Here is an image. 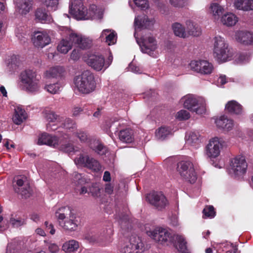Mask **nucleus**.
Wrapping results in <instances>:
<instances>
[{
	"label": "nucleus",
	"instance_id": "9",
	"mask_svg": "<svg viewBox=\"0 0 253 253\" xmlns=\"http://www.w3.org/2000/svg\"><path fill=\"white\" fill-rule=\"evenodd\" d=\"M74 162L77 165L87 168L94 172H98L101 169L99 162L87 155H79L75 159Z\"/></svg>",
	"mask_w": 253,
	"mask_h": 253
},
{
	"label": "nucleus",
	"instance_id": "28",
	"mask_svg": "<svg viewBox=\"0 0 253 253\" xmlns=\"http://www.w3.org/2000/svg\"><path fill=\"white\" fill-rule=\"evenodd\" d=\"M234 5L239 10L245 11L253 10V0H236Z\"/></svg>",
	"mask_w": 253,
	"mask_h": 253
},
{
	"label": "nucleus",
	"instance_id": "40",
	"mask_svg": "<svg viewBox=\"0 0 253 253\" xmlns=\"http://www.w3.org/2000/svg\"><path fill=\"white\" fill-rule=\"evenodd\" d=\"M210 9L215 19H218L224 12V8L217 3H212Z\"/></svg>",
	"mask_w": 253,
	"mask_h": 253
},
{
	"label": "nucleus",
	"instance_id": "15",
	"mask_svg": "<svg viewBox=\"0 0 253 253\" xmlns=\"http://www.w3.org/2000/svg\"><path fill=\"white\" fill-rule=\"evenodd\" d=\"M87 64L94 70L100 71L105 69V58L100 54H91L88 57Z\"/></svg>",
	"mask_w": 253,
	"mask_h": 253
},
{
	"label": "nucleus",
	"instance_id": "51",
	"mask_svg": "<svg viewBox=\"0 0 253 253\" xmlns=\"http://www.w3.org/2000/svg\"><path fill=\"white\" fill-rule=\"evenodd\" d=\"M46 246L48 247L49 252L51 253H57L59 251L58 246L54 243H48L46 240L44 241Z\"/></svg>",
	"mask_w": 253,
	"mask_h": 253
},
{
	"label": "nucleus",
	"instance_id": "16",
	"mask_svg": "<svg viewBox=\"0 0 253 253\" xmlns=\"http://www.w3.org/2000/svg\"><path fill=\"white\" fill-rule=\"evenodd\" d=\"M141 43L139 44L141 51L145 53L151 55L157 48V44L155 39L152 37H142L141 38Z\"/></svg>",
	"mask_w": 253,
	"mask_h": 253
},
{
	"label": "nucleus",
	"instance_id": "53",
	"mask_svg": "<svg viewBox=\"0 0 253 253\" xmlns=\"http://www.w3.org/2000/svg\"><path fill=\"white\" fill-rule=\"evenodd\" d=\"M227 118L225 116H221L219 119L215 120V123L217 126L219 128L223 129L226 126L225 121L227 120Z\"/></svg>",
	"mask_w": 253,
	"mask_h": 253
},
{
	"label": "nucleus",
	"instance_id": "2",
	"mask_svg": "<svg viewBox=\"0 0 253 253\" xmlns=\"http://www.w3.org/2000/svg\"><path fill=\"white\" fill-rule=\"evenodd\" d=\"M233 51L224 38L220 36L214 38L213 55L219 63L230 61L233 56Z\"/></svg>",
	"mask_w": 253,
	"mask_h": 253
},
{
	"label": "nucleus",
	"instance_id": "10",
	"mask_svg": "<svg viewBox=\"0 0 253 253\" xmlns=\"http://www.w3.org/2000/svg\"><path fill=\"white\" fill-rule=\"evenodd\" d=\"M184 107L189 110L196 112L197 114H203L206 112V107L203 100L196 98L193 95H188L184 97Z\"/></svg>",
	"mask_w": 253,
	"mask_h": 253
},
{
	"label": "nucleus",
	"instance_id": "25",
	"mask_svg": "<svg viewBox=\"0 0 253 253\" xmlns=\"http://www.w3.org/2000/svg\"><path fill=\"white\" fill-rule=\"evenodd\" d=\"M186 25L187 29L186 33H187L188 35L198 37L201 35V30L197 24L189 20L186 21Z\"/></svg>",
	"mask_w": 253,
	"mask_h": 253
},
{
	"label": "nucleus",
	"instance_id": "52",
	"mask_svg": "<svg viewBox=\"0 0 253 253\" xmlns=\"http://www.w3.org/2000/svg\"><path fill=\"white\" fill-rule=\"evenodd\" d=\"M176 118L180 120H187L190 118V114L186 110H181L177 112Z\"/></svg>",
	"mask_w": 253,
	"mask_h": 253
},
{
	"label": "nucleus",
	"instance_id": "60",
	"mask_svg": "<svg viewBox=\"0 0 253 253\" xmlns=\"http://www.w3.org/2000/svg\"><path fill=\"white\" fill-rule=\"evenodd\" d=\"M111 179L110 173L108 171H105L104 173L103 180L106 182H109L111 181Z\"/></svg>",
	"mask_w": 253,
	"mask_h": 253
},
{
	"label": "nucleus",
	"instance_id": "44",
	"mask_svg": "<svg viewBox=\"0 0 253 253\" xmlns=\"http://www.w3.org/2000/svg\"><path fill=\"white\" fill-rule=\"evenodd\" d=\"M62 126L63 128L70 130L75 129L77 127L75 121L69 118H66L64 120L63 123L62 124Z\"/></svg>",
	"mask_w": 253,
	"mask_h": 253
},
{
	"label": "nucleus",
	"instance_id": "56",
	"mask_svg": "<svg viewBox=\"0 0 253 253\" xmlns=\"http://www.w3.org/2000/svg\"><path fill=\"white\" fill-rule=\"evenodd\" d=\"M6 253H18V249L12 243L8 244L7 246Z\"/></svg>",
	"mask_w": 253,
	"mask_h": 253
},
{
	"label": "nucleus",
	"instance_id": "30",
	"mask_svg": "<svg viewBox=\"0 0 253 253\" xmlns=\"http://www.w3.org/2000/svg\"><path fill=\"white\" fill-rule=\"evenodd\" d=\"M65 70L62 67L57 66L46 71L45 75L47 78H57L62 77Z\"/></svg>",
	"mask_w": 253,
	"mask_h": 253
},
{
	"label": "nucleus",
	"instance_id": "35",
	"mask_svg": "<svg viewBox=\"0 0 253 253\" xmlns=\"http://www.w3.org/2000/svg\"><path fill=\"white\" fill-rule=\"evenodd\" d=\"M44 117L49 122H54L56 121L62 122L63 118L57 115L54 111L46 109L42 112Z\"/></svg>",
	"mask_w": 253,
	"mask_h": 253
},
{
	"label": "nucleus",
	"instance_id": "41",
	"mask_svg": "<svg viewBox=\"0 0 253 253\" xmlns=\"http://www.w3.org/2000/svg\"><path fill=\"white\" fill-rule=\"evenodd\" d=\"M62 140L63 139H59V145L57 148L66 153L73 151L74 148L73 144L70 142H64Z\"/></svg>",
	"mask_w": 253,
	"mask_h": 253
},
{
	"label": "nucleus",
	"instance_id": "31",
	"mask_svg": "<svg viewBox=\"0 0 253 253\" xmlns=\"http://www.w3.org/2000/svg\"><path fill=\"white\" fill-rule=\"evenodd\" d=\"M26 118V113L24 110L20 107L15 109L14 115L13 117V121L16 125L21 124Z\"/></svg>",
	"mask_w": 253,
	"mask_h": 253
},
{
	"label": "nucleus",
	"instance_id": "22",
	"mask_svg": "<svg viewBox=\"0 0 253 253\" xmlns=\"http://www.w3.org/2000/svg\"><path fill=\"white\" fill-rule=\"evenodd\" d=\"M235 36L237 41L243 44H251L253 42V35L250 32L238 31Z\"/></svg>",
	"mask_w": 253,
	"mask_h": 253
},
{
	"label": "nucleus",
	"instance_id": "49",
	"mask_svg": "<svg viewBox=\"0 0 253 253\" xmlns=\"http://www.w3.org/2000/svg\"><path fill=\"white\" fill-rule=\"evenodd\" d=\"M186 0H169L170 4L176 8L183 7L186 4Z\"/></svg>",
	"mask_w": 253,
	"mask_h": 253
},
{
	"label": "nucleus",
	"instance_id": "33",
	"mask_svg": "<svg viewBox=\"0 0 253 253\" xmlns=\"http://www.w3.org/2000/svg\"><path fill=\"white\" fill-rule=\"evenodd\" d=\"M73 42L70 39V36L67 39H63L58 44L57 49L62 53L66 54L71 49Z\"/></svg>",
	"mask_w": 253,
	"mask_h": 253
},
{
	"label": "nucleus",
	"instance_id": "19",
	"mask_svg": "<svg viewBox=\"0 0 253 253\" xmlns=\"http://www.w3.org/2000/svg\"><path fill=\"white\" fill-rule=\"evenodd\" d=\"M38 144H45L54 148L57 147L59 145V138L56 136L44 133L39 136Z\"/></svg>",
	"mask_w": 253,
	"mask_h": 253
},
{
	"label": "nucleus",
	"instance_id": "1",
	"mask_svg": "<svg viewBox=\"0 0 253 253\" xmlns=\"http://www.w3.org/2000/svg\"><path fill=\"white\" fill-rule=\"evenodd\" d=\"M55 216L64 230L68 232L75 231L78 227V221L75 214L72 212L70 207H63L55 212Z\"/></svg>",
	"mask_w": 253,
	"mask_h": 253
},
{
	"label": "nucleus",
	"instance_id": "6",
	"mask_svg": "<svg viewBox=\"0 0 253 253\" xmlns=\"http://www.w3.org/2000/svg\"><path fill=\"white\" fill-rule=\"evenodd\" d=\"M147 235L156 242L168 245L173 240V235L166 229L156 227L146 231Z\"/></svg>",
	"mask_w": 253,
	"mask_h": 253
},
{
	"label": "nucleus",
	"instance_id": "27",
	"mask_svg": "<svg viewBox=\"0 0 253 253\" xmlns=\"http://www.w3.org/2000/svg\"><path fill=\"white\" fill-rule=\"evenodd\" d=\"M33 0H20L17 3L19 12L22 15H26L28 13L33 5Z\"/></svg>",
	"mask_w": 253,
	"mask_h": 253
},
{
	"label": "nucleus",
	"instance_id": "5",
	"mask_svg": "<svg viewBox=\"0 0 253 253\" xmlns=\"http://www.w3.org/2000/svg\"><path fill=\"white\" fill-rule=\"evenodd\" d=\"M21 81L24 89L29 92H35L40 89L39 80L36 73L27 70L21 73Z\"/></svg>",
	"mask_w": 253,
	"mask_h": 253
},
{
	"label": "nucleus",
	"instance_id": "63",
	"mask_svg": "<svg viewBox=\"0 0 253 253\" xmlns=\"http://www.w3.org/2000/svg\"><path fill=\"white\" fill-rule=\"evenodd\" d=\"M71 57L72 59L74 60L78 59L79 57L78 52H77L76 50H74L72 52Z\"/></svg>",
	"mask_w": 253,
	"mask_h": 253
},
{
	"label": "nucleus",
	"instance_id": "32",
	"mask_svg": "<svg viewBox=\"0 0 253 253\" xmlns=\"http://www.w3.org/2000/svg\"><path fill=\"white\" fill-rule=\"evenodd\" d=\"M110 32L108 29L104 30L100 36L101 38L105 37V42L109 45L115 44L117 41V34L114 31Z\"/></svg>",
	"mask_w": 253,
	"mask_h": 253
},
{
	"label": "nucleus",
	"instance_id": "29",
	"mask_svg": "<svg viewBox=\"0 0 253 253\" xmlns=\"http://www.w3.org/2000/svg\"><path fill=\"white\" fill-rule=\"evenodd\" d=\"M119 136L120 140L124 143H130L134 140L133 131L130 128L121 130Z\"/></svg>",
	"mask_w": 253,
	"mask_h": 253
},
{
	"label": "nucleus",
	"instance_id": "55",
	"mask_svg": "<svg viewBox=\"0 0 253 253\" xmlns=\"http://www.w3.org/2000/svg\"><path fill=\"white\" fill-rule=\"evenodd\" d=\"M76 135L79 138L80 141L83 142H87L88 139L86 133L82 131L77 132Z\"/></svg>",
	"mask_w": 253,
	"mask_h": 253
},
{
	"label": "nucleus",
	"instance_id": "58",
	"mask_svg": "<svg viewBox=\"0 0 253 253\" xmlns=\"http://www.w3.org/2000/svg\"><path fill=\"white\" fill-rule=\"evenodd\" d=\"M225 125L226 126L224 127V129L226 130H229L232 129L233 126V122L231 120H229L227 119V120L225 121Z\"/></svg>",
	"mask_w": 253,
	"mask_h": 253
},
{
	"label": "nucleus",
	"instance_id": "3",
	"mask_svg": "<svg viewBox=\"0 0 253 253\" xmlns=\"http://www.w3.org/2000/svg\"><path fill=\"white\" fill-rule=\"evenodd\" d=\"M74 84L78 91L84 94H88L94 90L96 83L93 74L86 70L74 79Z\"/></svg>",
	"mask_w": 253,
	"mask_h": 253
},
{
	"label": "nucleus",
	"instance_id": "47",
	"mask_svg": "<svg viewBox=\"0 0 253 253\" xmlns=\"http://www.w3.org/2000/svg\"><path fill=\"white\" fill-rule=\"evenodd\" d=\"M59 0H45L44 3L51 10H55L58 5Z\"/></svg>",
	"mask_w": 253,
	"mask_h": 253
},
{
	"label": "nucleus",
	"instance_id": "14",
	"mask_svg": "<svg viewBox=\"0 0 253 253\" xmlns=\"http://www.w3.org/2000/svg\"><path fill=\"white\" fill-rule=\"evenodd\" d=\"M50 41L48 34L44 31L35 32L32 38L34 46L38 48H43L49 44Z\"/></svg>",
	"mask_w": 253,
	"mask_h": 253
},
{
	"label": "nucleus",
	"instance_id": "42",
	"mask_svg": "<svg viewBox=\"0 0 253 253\" xmlns=\"http://www.w3.org/2000/svg\"><path fill=\"white\" fill-rule=\"evenodd\" d=\"M94 145L91 143L89 144L90 147L96 152L101 155H105L107 152V149L98 141H94Z\"/></svg>",
	"mask_w": 253,
	"mask_h": 253
},
{
	"label": "nucleus",
	"instance_id": "39",
	"mask_svg": "<svg viewBox=\"0 0 253 253\" xmlns=\"http://www.w3.org/2000/svg\"><path fill=\"white\" fill-rule=\"evenodd\" d=\"M78 248V242L73 240L65 242L62 246V250L66 253L73 252L76 251Z\"/></svg>",
	"mask_w": 253,
	"mask_h": 253
},
{
	"label": "nucleus",
	"instance_id": "43",
	"mask_svg": "<svg viewBox=\"0 0 253 253\" xmlns=\"http://www.w3.org/2000/svg\"><path fill=\"white\" fill-rule=\"evenodd\" d=\"M203 213L205 218H211L214 217L216 214L214 207L211 205L206 206L203 211Z\"/></svg>",
	"mask_w": 253,
	"mask_h": 253
},
{
	"label": "nucleus",
	"instance_id": "59",
	"mask_svg": "<svg viewBox=\"0 0 253 253\" xmlns=\"http://www.w3.org/2000/svg\"><path fill=\"white\" fill-rule=\"evenodd\" d=\"M119 222L122 226L123 225L124 223L125 224V226H127L128 223V217L125 215L123 218H120Z\"/></svg>",
	"mask_w": 253,
	"mask_h": 253
},
{
	"label": "nucleus",
	"instance_id": "45",
	"mask_svg": "<svg viewBox=\"0 0 253 253\" xmlns=\"http://www.w3.org/2000/svg\"><path fill=\"white\" fill-rule=\"evenodd\" d=\"M9 223L13 228H18L25 224L24 219L21 218H15L12 217V216L10 218Z\"/></svg>",
	"mask_w": 253,
	"mask_h": 253
},
{
	"label": "nucleus",
	"instance_id": "4",
	"mask_svg": "<svg viewBox=\"0 0 253 253\" xmlns=\"http://www.w3.org/2000/svg\"><path fill=\"white\" fill-rule=\"evenodd\" d=\"M177 170L183 179L190 183H194L197 175L193 163L189 161H182L177 165Z\"/></svg>",
	"mask_w": 253,
	"mask_h": 253
},
{
	"label": "nucleus",
	"instance_id": "64",
	"mask_svg": "<svg viewBox=\"0 0 253 253\" xmlns=\"http://www.w3.org/2000/svg\"><path fill=\"white\" fill-rule=\"evenodd\" d=\"M83 110L81 108L75 107L73 110V115L74 116H78Z\"/></svg>",
	"mask_w": 253,
	"mask_h": 253
},
{
	"label": "nucleus",
	"instance_id": "12",
	"mask_svg": "<svg viewBox=\"0 0 253 253\" xmlns=\"http://www.w3.org/2000/svg\"><path fill=\"white\" fill-rule=\"evenodd\" d=\"M146 199L151 205L158 210H162L169 205L167 198L161 192H153L148 194Z\"/></svg>",
	"mask_w": 253,
	"mask_h": 253
},
{
	"label": "nucleus",
	"instance_id": "23",
	"mask_svg": "<svg viewBox=\"0 0 253 253\" xmlns=\"http://www.w3.org/2000/svg\"><path fill=\"white\" fill-rule=\"evenodd\" d=\"M225 110L232 114L239 115L243 112L242 106L235 100L228 101L226 104Z\"/></svg>",
	"mask_w": 253,
	"mask_h": 253
},
{
	"label": "nucleus",
	"instance_id": "54",
	"mask_svg": "<svg viewBox=\"0 0 253 253\" xmlns=\"http://www.w3.org/2000/svg\"><path fill=\"white\" fill-rule=\"evenodd\" d=\"M133 1L136 6L140 7L142 9L148 7L149 5L147 0H133Z\"/></svg>",
	"mask_w": 253,
	"mask_h": 253
},
{
	"label": "nucleus",
	"instance_id": "24",
	"mask_svg": "<svg viewBox=\"0 0 253 253\" xmlns=\"http://www.w3.org/2000/svg\"><path fill=\"white\" fill-rule=\"evenodd\" d=\"M129 245L134 248L136 251H143L144 244L142 242L141 238L136 234L131 235L129 238L128 241L127 242Z\"/></svg>",
	"mask_w": 253,
	"mask_h": 253
},
{
	"label": "nucleus",
	"instance_id": "38",
	"mask_svg": "<svg viewBox=\"0 0 253 253\" xmlns=\"http://www.w3.org/2000/svg\"><path fill=\"white\" fill-rule=\"evenodd\" d=\"M175 239L178 243V246H176L178 251L181 253H189L185 238L182 236L176 235Z\"/></svg>",
	"mask_w": 253,
	"mask_h": 253
},
{
	"label": "nucleus",
	"instance_id": "21",
	"mask_svg": "<svg viewBox=\"0 0 253 253\" xmlns=\"http://www.w3.org/2000/svg\"><path fill=\"white\" fill-rule=\"evenodd\" d=\"M35 20L42 23H48L52 21V19L49 15L45 8H38L35 11Z\"/></svg>",
	"mask_w": 253,
	"mask_h": 253
},
{
	"label": "nucleus",
	"instance_id": "7",
	"mask_svg": "<svg viewBox=\"0 0 253 253\" xmlns=\"http://www.w3.org/2000/svg\"><path fill=\"white\" fill-rule=\"evenodd\" d=\"M69 12L73 16L78 20L89 19L92 18L93 12H87L81 0H75L69 5Z\"/></svg>",
	"mask_w": 253,
	"mask_h": 253
},
{
	"label": "nucleus",
	"instance_id": "50",
	"mask_svg": "<svg viewBox=\"0 0 253 253\" xmlns=\"http://www.w3.org/2000/svg\"><path fill=\"white\" fill-rule=\"evenodd\" d=\"M121 253H138V251H136L134 248L129 245L126 242L125 245L121 248L120 250Z\"/></svg>",
	"mask_w": 253,
	"mask_h": 253
},
{
	"label": "nucleus",
	"instance_id": "20",
	"mask_svg": "<svg viewBox=\"0 0 253 253\" xmlns=\"http://www.w3.org/2000/svg\"><path fill=\"white\" fill-rule=\"evenodd\" d=\"M154 23V19L148 18V16L145 14L138 15L134 19L135 26L138 29L150 28Z\"/></svg>",
	"mask_w": 253,
	"mask_h": 253
},
{
	"label": "nucleus",
	"instance_id": "34",
	"mask_svg": "<svg viewBox=\"0 0 253 253\" xmlns=\"http://www.w3.org/2000/svg\"><path fill=\"white\" fill-rule=\"evenodd\" d=\"M171 134V129L169 127L162 126L156 130L155 136L160 140H164Z\"/></svg>",
	"mask_w": 253,
	"mask_h": 253
},
{
	"label": "nucleus",
	"instance_id": "57",
	"mask_svg": "<svg viewBox=\"0 0 253 253\" xmlns=\"http://www.w3.org/2000/svg\"><path fill=\"white\" fill-rule=\"evenodd\" d=\"M44 225L46 227V230H49V233L51 235H53L55 233V230L54 229L52 223H49L48 221H45L44 222Z\"/></svg>",
	"mask_w": 253,
	"mask_h": 253
},
{
	"label": "nucleus",
	"instance_id": "36",
	"mask_svg": "<svg viewBox=\"0 0 253 253\" xmlns=\"http://www.w3.org/2000/svg\"><path fill=\"white\" fill-rule=\"evenodd\" d=\"M174 35L177 37L185 38L187 37L185 28L179 23H174L172 25Z\"/></svg>",
	"mask_w": 253,
	"mask_h": 253
},
{
	"label": "nucleus",
	"instance_id": "62",
	"mask_svg": "<svg viewBox=\"0 0 253 253\" xmlns=\"http://www.w3.org/2000/svg\"><path fill=\"white\" fill-rule=\"evenodd\" d=\"M218 82L221 85H223L226 83V77L225 75H221L218 78Z\"/></svg>",
	"mask_w": 253,
	"mask_h": 253
},
{
	"label": "nucleus",
	"instance_id": "17",
	"mask_svg": "<svg viewBox=\"0 0 253 253\" xmlns=\"http://www.w3.org/2000/svg\"><path fill=\"white\" fill-rule=\"evenodd\" d=\"M221 144L218 137H214L209 141L206 147V154L210 158H216L220 152Z\"/></svg>",
	"mask_w": 253,
	"mask_h": 253
},
{
	"label": "nucleus",
	"instance_id": "8",
	"mask_svg": "<svg viewBox=\"0 0 253 253\" xmlns=\"http://www.w3.org/2000/svg\"><path fill=\"white\" fill-rule=\"evenodd\" d=\"M247 167L244 157L237 156L231 161L229 172L234 177L242 176L246 172Z\"/></svg>",
	"mask_w": 253,
	"mask_h": 253
},
{
	"label": "nucleus",
	"instance_id": "37",
	"mask_svg": "<svg viewBox=\"0 0 253 253\" xmlns=\"http://www.w3.org/2000/svg\"><path fill=\"white\" fill-rule=\"evenodd\" d=\"M221 22L223 25L227 26H232L237 22V17L232 13H227L224 14L221 19Z\"/></svg>",
	"mask_w": 253,
	"mask_h": 253
},
{
	"label": "nucleus",
	"instance_id": "18",
	"mask_svg": "<svg viewBox=\"0 0 253 253\" xmlns=\"http://www.w3.org/2000/svg\"><path fill=\"white\" fill-rule=\"evenodd\" d=\"M70 39L72 42L83 49L88 48L91 45V41L88 38L73 33H70Z\"/></svg>",
	"mask_w": 253,
	"mask_h": 253
},
{
	"label": "nucleus",
	"instance_id": "13",
	"mask_svg": "<svg viewBox=\"0 0 253 253\" xmlns=\"http://www.w3.org/2000/svg\"><path fill=\"white\" fill-rule=\"evenodd\" d=\"M16 184L14 185V189L17 193L20 195L22 198H27L32 195V190L30 184L25 176L17 177Z\"/></svg>",
	"mask_w": 253,
	"mask_h": 253
},
{
	"label": "nucleus",
	"instance_id": "46",
	"mask_svg": "<svg viewBox=\"0 0 253 253\" xmlns=\"http://www.w3.org/2000/svg\"><path fill=\"white\" fill-rule=\"evenodd\" d=\"M61 87V85L57 83L47 85L45 87V88L48 92L52 94H55L59 92Z\"/></svg>",
	"mask_w": 253,
	"mask_h": 253
},
{
	"label": "nucleus",
	"instance_id": "26",
	"mask_svg": "<svg viewBox=\"0 0 253 253\" xmlns=\"http://www.w3.org/2000/svg\"><path fill=\"white\" fill-rule=\"evenodd\" d=\"M107 238L104 234L100 233L99 235L98 234L88 233L84 235V239L91 243H105L106 244V240Z\"/></svg>",
	"mask_w": 253,
	"mask_h": 253
},
{
	"label": "nucleus",
	"instance_id": "61",
	"mask_svg": "<svg viewBox=\"0 0 253 253\" xmlns=\"http://www.w3.org/2000/svg\"><path fill=\"white\" fill-rule=\"evenodd\" d=\"M105 191L106 193H107L109 194H111L112 193L113 191V187L110 184H107L105 185Z\"/></svg>",
	"mask_w": 253,
	"mask_h": 253
},
{
	"label": "nucleus",
	"instance_id": "11",
	"mask_svg": "<svg viewBox=\"0 0 253 253\" xmlns=\"http://www.w3.org/2000/svg\"><path fill=\"white\" fill-rule=\"evenodd\" d=\"M189 66L192 71L202 75H211L214 70L213 65L205 60L192 61Z\"/></svg>",
	"mask_w": 253,
	"mask_h": 253
},
{
	"label": "nucleus",
	"instance_id": "48",
	"mask_svg": "<svg viewBox=\"0 0 253 253\" xmlns=\"http://www.w3.org/2000/svg\"><path fill=\"white\" fill-rule=\"evenodd\" d=\"M200 136L198 133L191 132L187 139V142L191 144H195L199 142Z\"/></svg>",
	"mask_w": 253,
	"mask_h": 253
}]
</instances>
